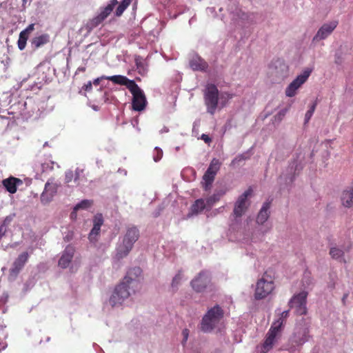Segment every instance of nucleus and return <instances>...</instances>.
<instances>
[{"label":"nucleus","instance_id":"37998d69","mask_svg":"<svg viewBox=\"0 0 353 353\" xmlns=\"http://www.w3.org/2000/svg\"><path fill=\"white\" fill-rule=\"evenodd\" d=\"M93 223L94 225L97 227H101L103 223V219L101 214H97L94 216Z\"/></svg>","mask_w":353,"mask_h":353},{"label":"nucleus","instance_id":"09e8293b","mask_svg":"<svg viewBox=\"0 0 353 353\" xmlns=\"http://www.w3.org/2000/svg\"><path fill=\"white\" fill-rule=\"evenodd\" d=\"M201 139L203 140L204 142L206 143H210L212 141L211 139L210 138V137L205 134H203L201 135Z\"/></svg>","mask_w":353,"mask_h":353},{"label":"nucleus","instance_id":"ddd939ff","mask_svg":"<svg viewBox=\"0 0 353 353\" xmlns=\"http://www.w3.org/2000/svg\"><path fill=\"white\" fill-rule=\"evenodd\" d=\"M29 256L28 252H23L15 259L12 268L10 269V275L11 276L16 277L19 274L28 262Z\"/></svg>","mask_w":353,"mask_h":353},{"label":"nucleus","instance_id":"393cba45","mask_svg":"<svg viewBox=\"0 0 353 353\" xmlns=\"http://www.w3.org/2000/svg\"><path fill=\"white\" fill-rule=\"evenodd\" d=\"M207 206V203L203 199H196L191 205L190 210L192 214H197L201 212Z\"/></svg>","mask_w":353,"mask_h":353},{"label":"nucleus","instance_id":"5701e85b","mask_svg":"<svg viewBox=\"0 0 353 353\" xmlns=\"http://www.w3.org/2000/svg\"><path fill=\"white\" fill-rule=\"evenodd\" d=\"M225 193L226 190L223 189L216 190L214 193L206 200L208 208H210L214 203L218 202Z\"/></svg>","mask_w":353,"mask_h":353},{"label":"nucleus","instance_id":"473e14b6","mask_svg":"<svg viewBox=\"0 0 353 353\" xmlns=\"http://www.w3.org/2000/svg\"><path fill=\"white\" fill-rule=\"evenodd\" d=\"M28 34H26L24 32L21 31L19 34V37L18 39V48L19 50H23L26 46V42L28 39Z\"/></svg>","mask_w":353,"mask_h":353},{"label":"nucleus","instance_id":"20e7f679","mask_svg":"<svg viewBox=\"0 0 353 353\" xmlns=\"http://www.w3.org/2000/svg\"><path fill=\"white\" fill-rule=\"evenodd\" d=\"M274 289V283L272 277L265 272L256 285L254 298L261 300L267 297Z\"/></svg>","mask_w":353,"mask_h":353},{"label":"nucleus","instance_id":"3c124183","mask_svg":"<svg viewBox=\"0 0 353 353\" xmlns=\"http://www.w3.org/2000/svg\"><path fill=\"white\" fill-rule=\"evenodd\" d=\"M101 79H102L101 77V78H97L96 79L94 80L93 84L94 85H98L100 83Z\"/></svg>","mask_w":353,"mask_h":353},{"label":"nucleus","instance_id":"cd10ccee","mask_svg":"<svg viewBox=\"0 0 353 353\" xmlns=\"http://www.w3.org/2000/svg\"><path fill=\"white\" fill-rule=\"evenodd\" d=\"M117 4V0H111L110 3L100 12L99 14L105 19L111 14L113 9Z\"/></svg>","mask_w":353,"mask_h":353},{"label":"nucleus","instance_id":"4d7b16f0","mask_svg":"<svg viewBox=\"0 0 353 353\" xmlns=\"http://www.w3.org/2000/svg\"><path fill=\"white\" fill-rule=\"evenodd\" d=\"M45 145H48V143L47 142L45 143V144L43 145V146H45Z\"/></svg>","mask_w":353,"mask_h":353},{"label":"nucleus","instance_id":"864d4df0","mask_svg":"<svg viewBox=\"0 0 353 353\" xmlns=\"http://www.w3.org/2000/svg\"><path fill=\"white\" fill-rule=\"evenodd\" d=\"M4 233H5V229L3 228V226H1L0 227V238H1L4 235Z\"/></svg>","mask_w":353,"mask_h":353},{"label":"nucleus","instance_id":"0eeeda50","mask_svg":"<svg viewBox=\"0 0 353 353\" xmlns=\"http://www.w3.org/2000/svg\"><path fill=\"white\" fill-rule=\"evenodd\" d=\"M252 194V189L250 187L240 195L234 203L233 214L235 217H241L248 209L250 202L248 197Z\"/></svg>","mask_w":353,"mask_h":353},{"label":"nucleus","instance_id":"c9c22d12","mask_svg":"<svg viewBox=\"0 0 353 353\" xmlns=\"http://www.w3.org/2000/svg\"><path fill=\"white\" fill-rule=\"evenodd\" d=\"M105 19L99 14L92 18L88 23V26L92 29L99 26Z\"/></svg>","mask_w":353,"mask_h":353},{"label":"nucleus","instance_id":"dca6fc26","mask_svg":"<svg viewBox=\"0 0 353 353\" xmlns=\"http://www.w3.org/2000/svg\"><path fill=\"white\" fill-rule=\"evenodd\" d=\"M74 248L71 245H68L65 248L64 251L62 253V255L61 256L59 260V266L63 269L68 268L74 257Z\"/></svg>","mask_w":353,"mask_h":353},{"label":"nucleus","instance_id":"4be33fe9","mask_svg":"<svg viewBox=\"0 0 353 353\" xmlns=\"http://www.w3.org/2000/svg\"><path fill=\"white\" fill-rule=\"evenodd\" d=\"M190 65L194 70H205L208 68V63L201 57L192 58Z\"/></svg>","mask_w":353,"mask_h":353},{"label":"nucleus","instance_id":"5fc2aeb1","mask_svg":"<svg viewBox=\"0 0 353 353\" xmlns=\"http://www.w3.org/2000/svg\"><path fill=\"white\" fill-rule=\"evenodd\" d=\"M79 179V173L77 171H76V174H75V177H74V181H77V179Z\"/></svg>","mask_w":353,"mask_h":353},{"label":"nucleus","instance_id":"f8f14e48","mask_svg":"<svg viewBox=\"0 0 353 353\" xmlns=\"http://www.w3.org/2000/svg\"><path fill=\"white\" fill-rule=\"evenodd\" d=\"M210 283V277L205 272L202 271L191 281V286L196 292H201L206 289Z\"/></svg>","mask_w":353,"mask_h":353},{"label":"nucleus","instance_id":"79ce46f5","mask_svg":"<svg viewBox=\"0 0 353 353\" xmlns=\"http://www.w3.org/2000/svg\"><path fill=\"white\" fill-rule=\"evenodd\" d=\"M182 279V275L181 271H179L175 276L173 278L172 281V287L173 288H177L178 285L179 284L180 281Z\"/></svg>","mask_w":353,"mask_h":353},{"label":"nucleus","instance_id":"1a4fd4ad","mask_svg":"<svg viewBox=\"0 0 353 353\" xmlns=\"http://www.w3.org/2000/svg\"><path fill=\"white\" fill-rule=\"evenodd\" d=\"M130 92L132 94V109L138 112L143 110L145 108L147 100L143 90L136 84Z\"/></svg>","mask_w":353,"mask_h":353},{"label":"nucleus","instance_id":"f704fd0d","mask_svg":"<svg viewBox=\"0 0 353 353\" xmlns=\"http://www.w3.org/2000/svg\"><path fill=\"white\" fill-rule=\"evenodd\" d=\"M105 19L99 14L92 18L88 23V26L92 29L99 26Z\"/></svg>","mask_w":353,"mask_h":353},{"label":"nucleus","instance_id":"6e6552de","mask_svg":"<svg viewBox=\"0 0 353 353\" xmlns=\"http://www.w3.org/2000/svg\"><path fill=\"white\" fill-rule=\"evenodd\" d=\"M311 72L312 70L307 68L303 72V73L298 75L296 78L286 88L285 95L288 97L295 96L296 90L307 81Z\"/></svg>","mask_w":353,"mask_h":353},{"label":"nucleus","instance_id":"9d476101","mask_svg":"<svg viewBox=\"0 0 353 353\" xmlns=\"http://www.w3.org/2000/svg\"><path fill=\"white\" fill-rule=\"evenodd\" d=\"M307 292L303 291L291 299L289 305L291 308H295V312L297 315H303L307 313Z\"/></svg>","mask_w":353,"mask_h":353},{"label":"nucleus","instance_id":"603ef678","mask_svg":"<svg viewBox=\"0 0 353 353\" xmlns=\"http://www.w3.org/2000/svg\"><path fill=\"white\" fill-rule=\"evenodd\" d=\"M242 159H243V157L242 156H241V157H238L235 158V159L232 161V164H234V163H235V162H236V161H241V160H242Z\"/></svg>","mask_w":353,"mask_h":353},{"label":"nucleus","instance_id":"39448f33","mask_svg":"<svg viewBox=\"0 0 353 353\" xmlns=\"http://www.w3.org/2000/svg\"><path fill=\"white\" fill-rule=\"evenodd\" d=\"M309 337V330L307 327L305 326L296 327L289 340L288 350L292 352L295 351L307 341Z\"/></svg>","mask_w":353,"mask_h":353},{"label":"nucleus","instance_id":"c756f323","mask_svg":"<svg viewBox=\"0 0 353 353\" xmlns=\"http://www.w3.org/2000/svg\"><path fill=\"white\" fill-rule=\"evenodd\" d=\"M289 316V310H285L281 314L279 318L273 322L272 325H276L279 329L282 330V328L285 323L287 318Z\"/></svg>","mask_w":353,"mask_h":353},{"label":"nucleus","instance_id":"f257e3e1","mask_svg":"<svg viewBox=\"0 0 353 353\" xmlns=\"http://www.w3.org/2000/svg\"><path fill=\"white\" fill-rule=\"evenodd\" d=\"M139 236V230L136 226L132 225L128 227L126 232L123 236L122 243L116 248L115 259L119 261L127 256Z\"/></svg>","mask_w":353,"mask_h":353},{"label":"nucleus","instance_id":"2eb2a0df","mask_svg":"<svg viewBox=\"0 0 353 353\" xmlns=\"http://www.w3.org/2000/svg\"><path fill=\"white\" fill-rule=\"evenodd\" d=\"M142 270L139 267H134L130 269L126 276L123 278L126 282H128L132 288H139L140 283L139 280V276H141Z\"/></svg>","mask_w":353,"mask_h":353},{"label":"nucleus","instance_id":"2f4dec72","mask_svg":"<svg viewBox=\"0 0 353 353\" xmlns=\"http://www.w3.org/2000/svg\"><path fill=\"white\" fill-rule=\"evenodd\" d=\"M220 167L221 163L219 160L214 158L211 161L207 170L209 171V172H211L216 175L218 171L219 170Z\"/></svg>","mask_w":353,"mask_h":353},{"label":"nucleus","instance_id":"a18cd8bd","mask_svg":"<svg viewBox=\"0 0 353 353\" xmlns=\"http://www.w3.org/2000/svg\"><path fill=\"white\" fill-rule=\"evenodd\" d=\"M34 30V24L31 23L30 24L25 30H22L26 34H28L32 32Z\"/></svg>","mask_w":353,"mask_h":353},{"label":"nucleus","instance_id":"a211bd4d","mask_svg":"<svg viewBox=\"0 0 353 353\" xmlns=\"http://www.w3.org/2000/svg\"><path fill=\"white\" fill-rule=\"evenodd\" d=\"M22 183V181L18 178L10 176L2 181V184L6 190L10 194H14L17 190V185Z\"/></svg>","mask_w":353,"mask_h":353},{"label":"nucleus","instance_id":"b1692460","mask_svg":"<svg viewBox=\"0 0 353 353\" xmlns=\"http://www.w3.org/2000/svg\"><path fill=\"white\" fill-rule=\"evenodd\" d=\"M55 192V188H52L50 183H46L45 189L41 195V200L43 203H48L51 201Z\"/></svg>","mask_w":353,"mask_h":353},{"label":"nucleus","instance_id":"9b49d317","mask_svg":"<svg viewBox=\"0 0 353 353\" xmlns=\"http://www.w3.org/2000/svg\"><path fill=\"white\" fill-rule=\"evenodd\" d=\"M281 332V330L279 329L276 325H271L266 334L265 341L261 347V353H267L272 348L275 339Z\"/></svg>","mask_w":353,"mask_h":353},{"label":"nucleus","instance_id":"412c9836","mask_svg":"<svg viewBox=\"0 0 353 353\" xmlns=\"http://www.w3.org/2000/svg\"><path fill=\"white\" fill-rule=\"evenodd\" d=\"M50 42V35L48 34H42L39 36L34 37L31 41L33 48L37 49L43 46Z\"/></svg>","mask_w":353,"mask_h":353},{"label":"nucleus","instance_id":"c85d7f7f","mask_svg":"<svg viewBox=\"0 0 353 353\" xmlns=\"http://www.w3.org/2000/svg\"><path fill=\"white\" fill-rule=\"evenodd\" d=\"M117 4V0H111L110 3L100 12L99 14L105 19L111 14L113 9Z\"/></svg>","mask_w":353,"mask_h":353},{"label":"nucleus","instance_id":"4c0bfd02","mask_svg":"<svg viewBox=\"0 0 353 353\" xmlns=\"http://www.w3.org/2000/svg\"><path fill=\"white\" fill-rule=\"evenodd\" d=\"M101 230V227H97V225H93V228L91 230L88 239L90 242L95 243L97 241V236L99 234Z\"/></svg>","mask_w":353,"mask_h":353},{"label":"nucleus","instance_id":"8fccbe9b","mask_svg":"<svg viewBox=\"0 0 353 353\" xmlns=\"http://www.w3.org/2000/svg\"><path fill=\"white\" fill-rule=\"evenodd\" d=\"M7 347V343L3 341H0V352Z\"/></svg>","mask_w":353,"mask_h":353},{"label":"nucleus","instance_id":"ea45409f","mask_svg":"<svg viewBox=\"0 0 353 353\" xmlns=\"http://www.w3.org/2000/svg\"><path fill=\"white\" fill-rule=\"evenodd\" d=\"M92 205V202L88 200H83L79 203H78L74 208V210H78L79 209H86L90 207Z\"/></svg>","mask_w":353,"mask_h":353},{"label":"nucleus","instance_id":"de8ad7c7","mask_svg":"<svg viewBox=\"0 0 353 353\" xmlns=\"http://www.w3.org/2000/svg\"><path fill=\"white\" fill-rule=\"evenodd\" d=\"M92 88V85L91 81H88L86 84H85L82 87V90H84L85 91H88V92L91 91Z\"/></svg>","mask_w":353,"mask_h":353},{"label":"nucleus","instance_id":"7c9ffc66","mask_svg":"<svg viewBox=\"0 0 353 353\" xmlns=\"http://www.w3.org/2000/svg\"><path fill=\"white\" fill-rule=\"evenodd\" d=\"M131 2L132 0H123L115 10V15L117 17L121 16L125 9L130 5Z\"/></svg>","mask_w":353,"mask_h":353},{"label":"nucleus","instance_id":"6ab92c4d","mask_svg":"<svg viewBox=\"0 0 353 353\" xmlns=\"http://www.w3.org/2000/svg\"><path fill=\"white\" fill-rule=\"evenodd\" d=\"M342 205L347 208L353 206V185L344 190L341 196Z\"/></svg>","mask_w":353,"mask_h":353},{"label":"nucleus","instance_id":"f03ea898","mask_svg":"<svg viewBox=\"0 0 353 353\" xmlns=\"http://www.w3.org/2000/svg\"><path fill=\"white\" fill-rule=\"evenodd\" d=\"M224 311L218 305L209 309L202 318L201 330L203 332H212L223 318Z\"/></svg>","mask_w":353,"mask_h":353},{"label":"nucleus","instance_id":"58836bf2","mask_svg":"<svg viewBox=\"0 0 353 353\" xmlns=\"http://www.w3.org/2000/svg\"><path fill=\"white\" fill-rule=\"evenodd\" d=\"M317 103L316 101L314 102L312 105L310 106V109L307 111L305 115V122H308L309 120L311 119L315 109L316 107Z\"/></svg>","mask_w":353,"mask_h":353},{"label":"nucleus","instance_id":"49530a36","mask_svg":"<svg viewBox=\"0 0 353 353\" xmlns=\"http://www.w3.org/2000/svg\"><path fill=\"white\" fill-rule=\"evenodd\" d=\"M182 335L183 336V341L182 343H185L188 339V336H189V330L188 329H184L183 331H182Z\"/></svg>","mask_w":353,"mask_h":353},{"label":"nucleus","instance_id":"f3484780","mask_svg":"<svg viewBox=\"0 0 353 353\" xmlns=\"http://www.w3.org/2000/svg\"><path fill=\"white\" fill-rule=\"evenodd\" d=\"M101 78L111 81L115 84L125 85L129 90H130L137 84L134 80H130L126 77L122 75H114L110 77L103 76Z\"/></svg>","mask_w":353,"mask_h":353},{"label":"nucleus","instance_id":"4468645a","mask_svg":"<svg viewBox=\"0 0 353 353\" xmlns=\"http://www.w3.org/2000/svg\"><path fill=\"white\" fill-rule=\"evenodd\" d=\"M338 22L336 21H333L329 23L323 24L314 37L313 41H319L327 38L336 28Z\"/></svg>","mask_w":353,"mask_h":353},{"label":"nucleus","instance_id":"c03bdc74","mask_svg":"<svg viewBox=\"0 0 353 353\" xmlns=\"http://www.w3.org/2000/svg\"><path fill=\"white\" fill-rule=\"evenodd\" d=\"M73 178H74V174H73L72 171H68L65 173V183H69L70 182H71L72 181Z\"/></svg>","mask_w":353,"mask_h":353},{"label":"nucleus","instance_id":"a19ab883","mask_svg":"<svg viewBox=\"0 0 353 353\" xmlns=\"http://www.w3.org/2000/svg\"><path fill=\"white\" fill-rule=\"evenodd\" d=\"M163 157V151L161 148L156 147L154 150L153 159L157 162Z\"/></svg>","mask_w":353,"mask_h":353},{"label":"nucleus","instance_id":"6e6d98bb","mask_svg":"<svg viewBox=\"0 0 353 353\" xmlns=\"http://www.w3.org/2000/svg\"><path fill=\"white\" fill-rule=\"evenodd\" d=\"M78 70L81 71V72H85V68H84V67L79 68Z\"/></svg>","mask_w":353,"mask_h":353},{"label":"nucleus","instance_id":"bb28decb","mask_svg":"<svg viewBox=\"0 0 353 353\" xmlns=\"http://www.w3.org/2000/svg\"><path fill=\"white\" fill-rule=\"evenodd\" d=\"M215 174L209 172L208 170L205 172L203 176V187L205 191H208L211 188L212 184L215 179Z\"/></svg>","mask_w":353,"mask_h":353},{"label":"nucleus","instance_id":"aec40b11","mask_svg":"<svg viewBox=\"0 0 353 353\" xmlns=\"http://www.w3.org/2000/svg\"><path fill=\"white\" fill-rule=\"evenodd\" d=\"M270 201H266L263 203L256 217L257 223L263 224L268 219L270 216L269 210L270 208Z\"/></svg>","mask_w":353,"mask_h":353},{"label":"nucleus","instance_id":"a878e982","mask_svg":"<svg viewBox=\"0 0 353 353\" xmlns=\"http://www.w3.org/2000/svg\"><path fill=\"white\" fill-rule=\"evenodd\" d=\"M352 248V245L350 244L345 250H343L336 247H332L330 250V255L334 259L338 260L343 257L345 252H349Z\"/></svg>","mask_w":353,"mask_h":353},{"label":"nucleus","instance_id":"423d86ee","mask_svg":"<svg viewBox=\"0 0 353 353\" xmlns=\"http://www.w3.org/2000/svg\"><path fill=\"white\" fill-rule=\"evenodd\" d=\"M204 101L208 113L213 115L216 110L219 101V90L212 83H208L204 91Z\"/></svg>","mask_w":353,"mask_h":353},{"label":"nucleus","instance_id":"72a5a7b5","mask_svg":"<svg viewBox=\"0 0 353 353\" xmlns=\"http://www.w3.org/2000/svg\"><path fill=\"white\" fill-rule=\"evenodd\" d=\"M105 19L99 14L92 18L88 23V26L92 29L99 26Z\"/></svg>","mask_w":353,"mask_h":353},{"label":"nucleus","instance_id":"7ed1b4c3","mask_svg":"<svg viewBox=\"0 0 353 353\" xmlns=\"http://www.w3.org/2000/svg\"><path fill=\"white\" fill-rule=\"evenodd\" d=\"M139 288H132L131 285L125 280L117 285L110 298V304L112 306L121 305L132 293H134Z\"/></svg>","mask_w":353,"mask_h":353},{"label":"nucleus","instance_id":"e433bc0d","mask_svg":"<svg viewBox=\"0 0 353 353\" xmlns=\"http://www.w3.org/2000/svg\"><path fill=\"white\" fill-rule=\"evenodd\" d=\"M54 162L52 161H50L49 162H42L41 160H38L35 163V167H37V164H39L41 168V171L45 172L48 170H52L54 168Z\"/></svg>","mask_w":353,"mask_h":353}]
</instances>
